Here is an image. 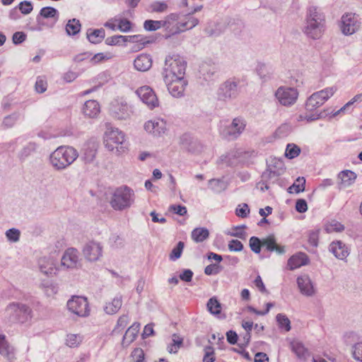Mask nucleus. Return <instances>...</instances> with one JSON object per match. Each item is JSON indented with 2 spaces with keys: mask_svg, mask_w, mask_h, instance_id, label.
I'll use <instances>...</instances> for the list:
<instances>
[{
  "mask_svg": "<svg viewBox=\"0 0 362 362\" xmlns=\"http://www.w3.org/2000/svg\"><path fill=\"white\" fill-rule=\"evenodd\" d=\"M305 179L303 177H298L294 183L288 189L289 193H300L305 191Z\"/></svg>",
  "mask_w": 362,
  "mask_h": 362,
  "instance_id": "obj_40",
  "label": "nucleus"
},
{
  "mask_svg": "<svg viewBox=\"0 0 362 362\" xmlns=\"http://www.w3.org/2000/svg\"><path fill=\"white\" fill-rule=\"evenodd\" d=\"M279 170L276 171L266 170L262 175V178L269 185L276 183L279 180V177L282 174Z\"/></svg>",
  "mask_w": 362,
  "mask_h": 362,
  "instance_id": "obj_39",
  "label": "nucleus"
},
{
  "mask_svg": "<svg viewBox=\"0 0 362 362\" xmlns=\"http://www.w3.org/2000/svg\"><path fill=\"white\" fill-rule=\"evenodd\" d=\"M144 127L145 131L154 138L162 137L168 132L167 122L160 117L148 120L145 122Z\"/></svg>",
  "mask_w": 362,
  "mask_h": 362,
  "instance_id": "obj_10",
  "label": "nucleus"
},
{
  "mask_svg": "<svg viewBox=\"0 0 362 362\" xmlns=\"http://www.w3.org/2000/svg\"><path fill=\"white\" fill-rule=\"evenodd\" d=\"M6 313L10 321L24 324L33 317V310L26 303L13 301L8 304Z\"/></svg>",
  "mask_w": 362,
  "mask_h": 362,
  "instance_id": "obj_7",
  "label": "nucleus"
},
{
  "mask_svg": "<svg viewBox=\"0 0 362 362\" xmlns=\"http://www.w3.org/2000/svg\"><path fill=\"white\" fill-rule=\"evenodd\" d=\"M353 356L355 360L362 362V342H358L354 345Z\"/></svg>",
  "mask_w": 362,
  "mask_h": 362,
  "instance_id": "obj_62",
  "label": "nucleus"
},
{
  "mask_svg": "<svg viewBox=\"0 0 362 362\" xmlns=\"http://www.w3.org/2000/svg\"><path fill=\"white\" fill-rule=\"evenodd\" d=\"M82 341V337L78 334H69L66 337V344L69 347H76Z\"/></svg>",
  "mask_w": 362,
  "mask_h": 362,
  "instance_id": "obj_54",
  "label": "nucleus"
},
{
  "mask_svg": "<svg viewBox=\"0 0 362 362\" xmlns=\"http://www.w3.org/2000/svg\"><path fill=\"white\" fill-rule=\"evenodd\" d=\"M201 8L202 6L194 7L182 19L178 14L170 13L163 21L146 20L144 23V28L148 31H155L163 27L172 35L191 30L199 23V20L192 14L199 11Z\"/></svg>",
  "mask_w": 362,
  "mask_h": 362,
  "instance_id": "obj_1",
  "label": "nucleus"
},
{
  "mask_svg": "<svg viewBox=\"0 0 362 362\" xmlns=\"http://www.w3.org/2000/svg\"><path fill=\"white\" fill-rule=\"evenodd\" d=\"M221 271V267L218 264H211L204 269V273L209 276L218 274Z\"/></svg>",
  "mask_w": 362,
  "mask_h": 362,
  "instance_id": "obj_59",
  "label": "nucleus"
},
{
  "mask_svg": "<svg viewBox=\"0 0 362 362\" xmlns=\"http://www.w3.org/2000/svg\"><path fill=\"white\" fill-rule=\"evenodd\" d=\"M267 170L276 171L279 170V173H283L284 172V165L281 159L276 158H271L268 163Z\"/></svg>",
  "mask_w": 362,
  "mask_h": 362,
  "instance_id": "obj_44",
  "label": "nucleus"
},
{
  "mask_svg": "<svg viewBox=\"0 0 362 362\" xmlns=\"http://www.w3.org/2000/svg\"><path fill=\"white\" fill-rule=\"evenodd\" d=\"M291 132V127L287 124H283L279 127L274 132L276 138L281 139L286 137Z\"/></svg>",
  "mask_w": 362,
  "mask_h": 362,
  "instance_id": "obj_53",
  "label": "nucleus"
},
{
  "mask_svg": "<svg viewBox=\"0 0 362 362\" xmlns=\"http://www.w3.org/2000/svg\"><path fill=\"white\" fill-rule=\"evenodd\" d=\"M358 16L355 13H345L341 17V30L343 34L350 35L355 33L360 28Z\"/></svg>",
  "mask_w": 362,
  "mask_h": 362,
  "instance_id": "obj_14",
  "label": "nucleus"
},
{
  "mask_svg": "<svg viewBox=\"0 0 362 362\" xmlns=\"http://www.w3.org/2000/svg\"><path fill=\"white\" fill-rule=\"evenodd\" d=\"M305 21L325 25V15L318 7L310 6L308 8Z\"/></svg>",
  "mask_w": 362,
  "mask_h": 362,
  "instance_id": "obj_23",
  "label": "nucleus"
},
{
  "mask_svg": "<svg viewBox=\"0 0 362 362\" xmlns=\"http://www.w3.org/2000/svg\"><path fill=\"white\" fill-rule=\"evenodd\" d=\"M35 88V90L39 93H42L47 90V83L45 77L39 76L37 78Z\"/></svg>",
  "mask_w": 362,
  "mask_h": 362,
  "instance_id": "obj_57",
  "label": "nucleus"
},
{
  "mask_svg": "<svg viewBox=\"0 0 362 362\" xmlns=\"http://www.w3.org/2000/svg\"><path fill=\"white\" fill-rule=\"evenodd\" d=\"M306 21V25L303 28L304 33L310 38L316 40L321 37L325 30V25L316 23Z\"/></svg>",
  "mask_w": 362,
  "mask_h": 362,
  "instance_id": "obj_21",
  "label": "nucleus"
},
{
  "mask_svg": "<svg viewBox=\"0 0 362 362\" xmlns=\"http://www.w3.org/2000/svg\"><path fill=\"white\" fill-rule=\"evenodd\" d=\"M136 94L148 109L153 110L159 106L158 98L151 87L141 86L136 90Z\"/></svg>",
  "mask_w": 362,
  "mask_h": 362,
  "instance_id": "obj_12",
  "label": "nucleus"
},
{
  "mask_svg": "<svg viewBox=\"0 0 362 362\" xmlns=\"http://www.w3.org/2000/svg\"><path fill=\"white\" fill-rule=\"evenodd\" d=\"M20 119L19 112H13L4 117L1 126L4 129L13 127Z\"/></svg>",
  "mask_w": 362,
  "mask_h": 362,
  "instance_id": "obj_38",
  "label": "nucleus"
},
{
  "mask_svg": "<svg viewBox=\"0 0 362 362\" xmlns=\"http://www.w3.org/2000/svg\"><path fill=\"white\" fill-rule=\"evenodd\" d=\"M299 93L295 88L280 86L274 93V97L283 106L290 107L294 105L298 98Z\"/></svg>",
  "mask_w": 362,
  "mask_h": 362,
  "instance_id": "obj_9",
  "label": "nucleus"
},
{
  "mask_svg": "<svg viewBox=\"0 0 362 362\" xmlns=\"http://www.w3.org/2000/svg\"><path fill=\"white\" fill-rule=\"evenodd\" d=\"M124 141L125 134L122 131L110 125L107 126L104 134V145L108 151L116 154L124 153L127 148Z\"/></svg>",
  "mask_w": 362,
  "mask_h": 362,
  "instance_id": "obj_5",
  "label": "nucleus"
},
{
  "mask_svg": "<svg viewBox=\"0 0 362 362\" xmlns=\"http://www.w3.org/2000/svg\"><path fill=\"white\" fill-rule=\"evenodd\" d=\"M98 151V145L93 143L86 144L82 152L81 159L86 163H91L94 161Z\"/></svg>",
  "mask_w": 362,
  "mask_h": 362,
  "instance_id": "obj_27",
  "label": "nucleus"
},
{
  "mask_svg": "<svg viewBox=\"0 0 362 362\" xmlns=\"http://www.w3.org/2000/svg\"><path fill=\"white\" fill-rule=\"evenodd\" d=\"M228 187V184L223 179H211L209 180V187L215 193H221Z\"/></svg>",
  "mask_w": 362,
  "mask_h": 362,
  "instance_id": "obj_35",
  "label": "nucleus"
},
{
  "mask_svg": "<svg viewBox=\"0 0 362 362\" xmlns=\"http://www.w3.org/2000/svg\"><path fill=\"white\" fill-rule=\"evenodd\" d=\"M41 18H58V11L50 6L43 7L41 8L39 15L37 16V21L40 23Z\"/></svg>",
  "mask_w": 362,
  "mask_h": 362,
  "instance_id": "obj_36",
  "label": "nucleus"
},
{
  "mask_svg": "<svg viewBox=\"0 0 362 362\" xmlns=\"http://www.w3.org/2000/svg\"><path fill=\"white\" fill-rule=\"evenodd\" d=\"M167 86L168 90L170 95L175 98H180L184 95L185 90L187 85V81L185 78H171L170 80L164 81Z\"/></svg>",
  "mask_w": 362,
  "mask_h": 362,
  "instance_id": "obj_16",
  "label": "nucleus"
},
{
  "mask_svg": "<svg viewBox=\"0 0 362 362\" xmlns=\"http://www.w3.org/2000/svg\"><path fill=\"white\" fill-rule=\"evenodd\" d=\"M300 292L306 296H313L315 293V289L312 280L307 274L299 276L296 280Z\"/></svg>",
  "mask_w": 362,
  "mask_h": 362,
  "instance_id": "obj_18",
  "label": "nucleus"
},
{
  "mask_svg": "<svg viewBox=\"0 0 362 362\" xmlns=\"http://www.w3.org/2000/svg\"><path fill=\"white\" fill-rule=\"evenodd\" d=\"M111 55L110 54H105L103 52L97 53L93 56L90 57V62L92 64H96L100 62H102L105 60L110 59Z\"/></svg>",
  "mask_w": 362,
  "mask_h": 362,
  "instance_id": "obj_56",
  "label": "nucleus"
},
{
  "mask_svg": "<svg viewBox=\"0 0 362 362\" xmlns=\"http://www.w3.org/2000/svg\"><path fill=\"white\" fill-rule=\"evenodd\" d=\"M182 344V339L176 334H173L172 343L168 346V351L170 354H176Z\"/></svg>",
  "mask_w": 362,
  "mask_h": 362,
  "instance_id": "obj_45",
  "label": "nucleus"
},
{
  "mask_svg": "<svg viewBox=\"0 0 362 362\" xmlns=\"http://www.w3.org/2000/svg\"><path fill=\"white\" fill-rule=\"evenodd\" d=\"M262 246V240H260L257 237L252 236L250 238V247L255 253H259Z\"/></svg>",
  "mask_w": 362,
  "mask_h": 362,
  "instance_id": "obj_55",
  "label": "nucleus"
},
{
  "mask_svg": "<svg viewBox=\"0 0 362 362\" xmlns=\"http://www.w3.org/2000/svg\"><path fill=\"white\" fill-rule=\"evenodd\" d=\"M246 122L242 117H235L233 119L232 123L227 128L226 135L229 138L235 139L239 136L245 130Z\"/></svg>",
  "mask_w": 362,
  "mask_h": 362,
  "instance_id": "obj_19",
  "label": "nucleus"
},
{
  "mask_svg": "<svg viewBox=\"0 0 362 362\" xmlns=\"http://www.w3.org/2000/svg\"><path fill=\"white\" fill-rule=\"evenodd\" d=\"M125 42H127V36L124 35H113L105 40V43L107 45H120Z\"/></svg>",
  "mask_w": 362,
  "mask_h": 362,
  "instance_id": "obj_50",
  "label": "nucleus"
},
{
  "mask_svg": "<svg viewBox=\"0 0 362 362\" xmlns=\"http://www.w3.org/2000/svg\"><path fill=\"white\" fill-rule=\"evenodd\" d=\"M329 250L339 259L344 260L349 255V249L344 243L336 240L331 243Z\"/></svg>",
  "mask_w": 362,
  "mask_h": 362,
  "instance_id": "obj_20",
  "label": "nucleus"
},
{
  "mask_svg": "<svg viewBox=\"0 0 362 362\" xmlns=\"http://www.w3.org/2000/svg\"><path fill=\"white\" fill-rule=\"evenodd\" d=\"M238 93V83L233 80H228L219 86L217 98L219 100L228 101L235 99Z\"/></svg>",
  "mask_w": 362,
  "mask_h": 362,
  "instance_id": "obj_13",
  "label": "nucleus"
},
{
  "mask_svg": "<svg viewBox=\"0 0 362 362\" xmlns=\"http://www.w3.org/2000/svg\"><path fill=\"white\" fill-rule=\"evenodd\" d=\"M134 66L139 71H146L152 66V59L149 54H141L134 59Z\"/></svg>",
  "mask_w": 362,
  "mask_h": 362,
  "instance_id": "obj_26",
  "label": "nucleus"
},
{
  "mask_svg": "<svg viewBox=\"0 0 362 362\" xmlns=\"http://www.w3.org/2000/svg\"><path fill=\"white\" fill-rule=\"evenodd\" d=\"M82 110L85 116L95 117L100 113V107L96 100H90L84 103Z\"/></svg>",
  "mask_w": 362,
  "mask_h": 362,
  "instance_id": "obj_28",
  "label": "nucleus"
},
{
  "mask_svg": "<svg viewBox=\"0 0 362 362\" xmlns=\"http://www.w3.org/2000/svg\"><path fill=\"white\" fill-rule=\"evenodd\" d=\"M300 153V148L296 144H288L286 146L285 156L289 159L296 158Z\"/></svg>",
  "mask_w": 362,
  "mask_h": 362,
  "instance_id": "obj_48",
  "label": "nucleus"
},
{
  "mask_svg": "<svg viewBox=\"0 0 362 362\" xmlns=\"http://www.w3.org/2000/svg\"><path fill=\"white\" fill-rule=\"evenodd\" d=\"M209 230L205 228H197L192 232V238L196 243H201L208 238Z\"/></svg>",
  "mask_w": 362,
  "mask_h": 362,
  "instance_id": "obj_37",
  "label": "nucleus"
},
{
  "mask_svg": "<svg viewBox=\"0 0 362 362\" xmlns=\"http://www.w3.org/2000/svg\"><path fill=\"white\" fill-rule=\"evenodd\" d=\"M184 249V243L182 241L178 242L177 245L172 250L169 258L172 261H175L179 259Z\"/></svg>",
  "mask_w": 362,
  "mask_h": 362,
  "instance_id": "obj_52",
  "label": "nucleus"
},
{
  "mask_svg": "<svg viewBox=\"0 0 362 362\" xmlns=\"http://www.w3.org/2000/svg\"><path fill=\"white\" fill-rule=\"evenodd\" d=\"M127 40L129 42L139 43V49L149 42L146 37L142 35H127Z\"/></svg>",
  "mask_w": 362,
  "mask_h": 362,
  "instance_id": "obj_47",
  "label": "nucleus"
},
{
  "mask_svg": "<svg viewBox=\"0 0 362 362\" xmlns=\"http://www.w3.org/2000/svg\"><path fill=\"white\" fill-rule=\"evenodd\" d=\"M13 353V348L6 341L5 335L0 334V354L9 356Z\"/></svg>",
  "mask_w": 362,
  "mask_h": 362,
  "instance_id": "obj_41",
  "label": "nucleus"
},
{
  "mask_svg": "<svg viewBox=\"0 0 362 362\" xmlns=\"http://www.w3.org/2000/svg\"><path fill=\"white\" fill-rule=\"evenodd\" d=\"M276 319L280 329H284L285 332L291 330V321L286 315L279 313L276 315Z\"/></svg>",
  "mask_w": 362,
  "mask_h": 362,
  "instance_id": "obj_42",
  "label": "nucleus"
},
{
  "mask_svg": "<svg viewBox=\"0 0 362 362\" xmlns=\"http://www.w3.org/2000/svg\"><path fill=\"white\" fill-rule=\"evenodd\" d=\"M207 308L209 311L213 315H218L221 313V303L218 301V300L216 298H211L208 300Z\"/></svg>",
  "mask_w": 362,
  "mask_h": 362,
  "instance_id": "obj_49",
  "label": "nucleus"
},
{
  "mask_svg": "<svg viewBox=\"0 0 362 362\" xmlns=\"http://www.w3.org/2000/svg\"><path fill=\"white\" fill-rule=\"evenodd\" d=\"M216 360L214 356V349L211 346H207L204 348V356L203 357V362H214Z\"/></svg>",
  "mask_w": 362,
  "mask_h": 362,
  "instance_id": "obj_58",
  "label": "nucleus"
},
{
  "mask_svg": "<svg viewBox=\"0 0 362 362\" xmlns=\"http://www.w3.org/2000/svg\"><path fill=\"white\" fill-rule=\"evenodd\" d=\"M308 263L309 258L308 255L303 252H298L288 259L287 266L290 270H294L307 265Z\"/></svg>",
  "mask_w": 362,
  "mask_h": 362,
  "instance_id": "obj_22",
  "label": "nucleus"
},
{
  "mask_svg": "<svg viewBox=\"0 0 362 362\" xmlns=\"http://www.w3.org/2000/svg\"><path fill=\"white\" fill-rule=\"evenodd\" d=\"M82 252L87 260L95 262L103 255V246L99 242L90 240L84 245Z\"/></svg>",
  "mask_w": 362,
  "mask_h": 362,
  "instance_id": "obj_15",
  "label": "nucleus"
},
{
  "mask_svg": "<svg viewBox=\"0 0 362 362\" xmlns=\"http://www.w3.org/2000/svg\"><path fill=\"white\" fill-rule=\"evenodd\" d=\"M139 329L140 324L138 322L133 323V325L127 329L122 341L123 347L129 346L136 339Z\"/></svg>",
  "mask_w": 362,
  "mask_h": 362,
  "instance_id": "obj_24",
  "label": "nucleus"
},
{
  "mask_svg": "<svg viewBox=\"0 0 362 362\" xmlns=\"http://www.w3.org/2000/svg\"><path fill=\"white\" fill-rule=\"evenodd\" d=\"M132 357L134 362H145L144 352L140 348L134 349L132 353Z\"/></svg>",
  "mask_w": 362,
  "mask_h": 362,
  "instance_id": "obj_64",
  "label": "nucleus"
},
{
  "mask_svg": "<svg viewBox=\"0 0 362 362\" xmlns=\"http://www.w3.org/2000/svg\"><path fill=\"white\" fill-rule=\"evenodd\" d=\"M38 264L42 273L47 276L56 274L57 269L52 259L46 257H42L39 259Z\"/></svg>",
  "mask_w": 362,
  "mask_h": 362,
  "instance_id": "obj_25",
  "label": "nucleus"
},
{
  "mask_svg": "<svg viewBox=\"0 0 362 362\" xmlns=\"http://www.w3.org/2000/svg\"><path fill=\"white\" fill-rule=\"evenodd\" d=\"M337 90V88L336 86H331L313 93L308 98L305 102L307 113L300 115L298 120H305L308 122H310L320 119L321 117V113L318 112L317 109L333 96Z\"/></svg>",
  "mask_w": 362,
  "mask_h": 362,
  "instance_id": "obj_2",
  "label": "nucleus"
},
{
  "mask_svg": "<svg viewBox=\"0 0 362 362\" xmlns=\"http://www.w3.org/2000/svg\"><path fill=\"white\" fill-rule=\"evenodd\" d=\"M8 241L11 243H17L20 240L21 231L15 228L7 230L5 233Z\"/></svg>",
  "mask_w": 362,
  "mask_h": 362,
  "instance_id": "obj_51",
  "label": "nucleus"
},
{
  "mask_svg": "<svg viewBox=\"0 0 362 362\" xmlns=\"http://www.w3.org/2000/svg\"><path fill=\"white\" fill-rule=\"evenodd\" d=\"M118 30L122 33H127L132 29V23L120 16H116Z\"/></svg>",
  "mask_w": 362,
  "mask_h": 362,
  "instance_id": "obj_46",
  "label": "nucleus"
},
{
  "mask_svg": "<svg viewBox=\"0 0 362 362\" xmlns=\"http://www.w3.org/2000/svg\"><path fill=\"white\" fill-rule=\"evenodd\" d=\"M250 213L249 206L247 204H239L235 210V214L240 218H245Z\"/></svg>",
  "mask_w": 362,
  "mask_h": 362,
  "instance_id": "obj_60",
  "label": "nucleus"
},
{
  "mask_svg": "<svg viewBox=\"0 0 362 362\" xmlns=\"http://www.w3.org/2000/svg\"><path fill=\"white\" fill-rule=\"evenodd\" d=\"M78 252L74 247L68 248L65 250L62 257V266L67 269H74L78 264Z\"/></svg>",
  "mask_w": 362,
  "mask_h": 362,
  "instance_id": "obj_17",
  "label": "nucleus"
},
{
  "mask_svg": "<svg viewBox=\"0 0 362 362\" xmlns=\"http://www.w3.org/2000/svg\"><path fill=\"white\" fill-rule=\"evenodd\" d=\"M344 230V225L336 220H332L325 225V230L327 233H339Z\"/></svg>",
  "mask_w": 362,
  "mask_h": 362,
  "instance_id": "obj_43",
  "label": "nucleus"
},
{
  "mask_svg": "<svg viewBox=\"0 0 362 362\" xmlns=\"http://www.w3.org/2000/svg\"><path fill=\"white\" fill-rule=\"evenodd\" d=\"M186 69V62L177 54L169 55L165 58V65L163 71L164 81H169L171 78H184Z\"/></svg>",
  "mask_w": 362,
  "mask_h": 362,
  "instance_id": "obj_6",
  "label": "nucleus"
},
{
  "mask_svg": "<svg viewBox=\"0 0 362 362\" xmlns=\"http://www.w3.org/2000/svg\"><path fill=\"white\" fill-rule=\"evenodd\" d=\"M87 38L90 42L98 44L101 42L105 37V31L103 28L92 29L89 28L86 33Z\"/></svg>",
  "mask_w": 362,
  "mask_h": 362,
  "instance_id": "obj_31",
  "label": "nucleus"
},
{
  "mask_svg": "<svg viewBox=\"0 0 362 362\" xmlns=\"http://www.w3.org/2000/svg\"><path fill=\"white\" fill-rule=\"evenodd\" d=\"M81 28V25L79 20L72 18L68 21L65 29L68 35L74 36L80 32Z\"/></svg>",
  "mask_w": 362,
  "mask_h": 362,
  "instance_id": "obj_34",
  "label": "nucleus"
},
{
  "mask_svg": "<svg viewBox=\"0 0 362 362\" xmlns=\"http://www.w3.org/2000/svg\"><path fill=\"white\" fill-rule=\"evenodd\" d=\"M228 247V250L231 252H240L243 249V243L240 240L235 239H233L229 241Z\"/></svg>",
  "mask_w": 362,
  "mask_h": 362,
  "instance_id": "obj_61",
  "label": "nucleus"
},
{
  "mask_svg": "<svg viewBox=\"0 0 362 362\" xmlns=\"http://www.w3.org/2000/svg\"><path fill=\"white\" fill-rule=\"evenodd\" d=\"M67 308L72 313L79 317H87L90 314L87 298L83 296H73L67 301Z\"/></svg>",
  "mask_w": 362,
  "mask_h": 362,
  "instance_id": "obj_11",
  "label": "nucleus"
},
{
  "mask_svg": "<svg viewBox=\"0 0 362 362\" xmlns=\"http://www.w3.org/2000/svg\"><path fill=\"white\" fill-rule=\"evenodd\" d=\"M78 157L76 148L70 146H60L49 156V163L54 169L63 170L70 166Z\"/></svg>",
  "mask_w": 362,
  "mask_h": 362,
  "instance_id": "obj_4",
  "label": "nucleus"
},
{
  "mask_svg": "<svg viewBox=\"0 0 362 362\" xmlns=\"http://www.w3.org/2000/svg\"><path fill=\"white\" fill-rule=\"evenodd\" d=\"M122 305V297L121 295H117L110 301L107 302L104 307V311L108 315L117 313Z\"/></svg>",
  "mask_w": 362,
  "mask_h": 362,
  "instance_id": "obj_30",
  "label": "nucleus"
},
{
  "mask_svg": "<svg viewBox=\"0 0 362 362\" xmlns=\"http://www.w3.org/2000/svg\"><path fill=\"white\" fill-rule=\"evenodd\" d=\"M110 112L111 115L119 120H127L134 113L133 107L123 99H117L110 104Z\"/></svg>",
  "mask_w": 362,
  "mask_h": 362,
  "instance_id": "obj_8",
  "label": "nucleus"
},
{
  "mask_svg": "<svg viewBox=\"0 0 362 362\" xmlns=\"http://www.w3.org/2000/svg\"><path fill=\"white\" fill-rule=\"evenodd\" d=\"M262 246L265 247L268 251H274L279 255H282L285 252L284 247L276 244V239L274 235H269L268 237L262 239Z\"/></svg>",
  "mask_w": 362,
  "mask_h": 362,
  "instance_id": "obj_29",
  "label": "nucleus"
},
{
  "mask_svg": "<svg viewBox=\"0 0 362 362\" xmlns=\"http://www.w3.org/2000/svg\"><path fill=\"white\" fill-rule=\"evenodd\" d=\"M38 148V145L35 142H29L18 153V157L21 160H24L29 156L35 153Z\"/></svg>",
  "mask_w": 362,
  "mask_h": 362,
  "instance_id": "obj_32",
  "label": "nucleus"
},
{
  "mask_svg": "<svg viewBox=\"0 0 362 362\" xmlns=\"http://www.w3.org/2000/svg\"><path fill=\"white\" fill-rule=\"evenodd\" d=\"M18 8L21 12L24 15L29 14L33 9V4L28 1L21 2L18 5Z\"/></svg>",
  "mask_w": 362,
  "mask_h": 362,
  "instance_id": "obj_63",
  "label": "nucleus"
},
{
  "mask_svg": "<svg viewBox=\"0 0 362 362\" xmlns=\"http://www.w3.org/2000/svg\"><path fill=\"white\" fill-rule=\"evenodd\" d=\"M134 191L127 185L115 189L108 199L110 206L115 210L122 211L131 208L135 202Z\"/></svg>",
  "mask_w": 362,
  "mask_h": 362,
  "instance_id": "obj_3",
  "label": "nucleus"
},
{
  "mask_svg": "<svg viewBox=\"0 0 362 362\" xmlns=\"http://www.w3.org/2000/svg\"><path fill=\"white\" fill-rule=\"evenodd\" d=\"M291 348L292 351L299 358H305L308 356V350L304 346L303 344L298 340H293L291 342Z\"/></svg>",
  "mask_w": 362,
  "mask_h": 362,
  "instance_id": "obj_33",
  "label": "nucleus"
}]
</instances>
